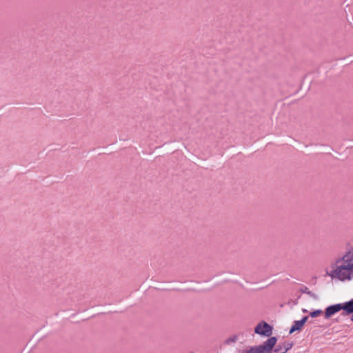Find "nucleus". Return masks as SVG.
<instances>
[{
  "label": "nucleus",
  "mask_w": 353,
  "mask_h": 353,
  "mask_svg": "<svg viewBox=\"0 0 353 353\" xmlns=\"http://www.w3.org/2000/svg\"><path fill=\"white\" fill-rule=\"evenodd\" d=\"M322 312H323L322 310H315V311H313V312H310V315L311 317L315 318V317L319 316L320 314H321Z\"/></svg>",
  "instance_id": "8"
},
{
  "label": "nucleus",
  "mask_w": 353,
  "mask_h": 353,
  "mask_svg": "<svg viewBox=\"0 0 353 353\" xmlns=\"http://www.w3.org/2000/svg\"><path fill=\"white\" fill-rule=\"evenodd\" d=\"M351 320L353 321V314L352 315Z\"/></svg>",
  "instance_id": "11"
},
{
  "label": "nucleus",
  "mask_w": 353,
  "mask_h": 353,
  "mask_svg": "<svg viewBox=\"0 0 353 353\" xmlns=\"http://www.w3.org/2000/svg\"><path fill=\"white\" fill-rule=\"evenodd\" d=\"M332 269L327 272V274L332 279H336L341 281L353 280V246L352 250L346 252L342 256L336 259L331 265Z\"/></svg>",
  "instance_id": "1"
},
{
  "label": "nucleus",
  "mask_w": 353,
  "mask_h": 353,
  "mask_svg": "<svg viewBox=\"0 0 353 353\" xmlns=\"http://www.w3.org/2000/svg\"><path fill=\"white\" fill-rule=\"evenodd\" d=\"M245 353H261L257 346L252 347L250 350L245 352Z\"/></svg>",
  "instance_id": "9"
},
{
  "label": "nucleus",
  "mask_w": 353,
  "mask_h": 353,
  "mask_svg": "<svg viewBox=\"0 0 353 353\" xmlns=\"http://www.w3.org/2000/svg\"><path fill=\"white\" fill-rule=\"evenodd\" d=\"M274 352H276V353H279V352H283V348H282V346L281 345H279L278 347H276L275 350H274Z\"/></svg>",
  "instance_id": "10"
},
{
  "label": "nucleus",
  "mask_w": 353,
  "mask_h": 353,
  "mask_svg": "<svg viewBox=\"0 0 353 353\" xmlns=\"http://www.w3.org/2000/svg\"><path fill=\"white\" fill-rule=\"evenodd\" d=\"M342 310H343L347 314L353 313V299L341 303Z\"/></svg>",
  "instance_id": "6"
},
{
  "label": "nucleus",
  "mask_w": 353,
  "mask_h": 353,
  "mask_svg": "<svg viewBox=\"0 0 353 353\" xmlns=\"http://www.w3.org/2000/svg\"><path fill=\"white\" fill-rule=\"evenodd\" d=\"M300 291L303 293H305L307 294H308L310 296L312 297L313 299H316L317 298V296L312 292L311 291L309 290L308 288L306 287V286H303L301 289H300Z\"/></svg>",
  "instance_id": "7"
},
{
  "label": "nucleus",
  "mask_w": 353,
  "mask_h": 353,
  "mask_svg": "<svg viewBox=\"0 0 353 353\" xmlns=\"http://www.w3.org/2000/svg\"><path fill=\"white\" fill-rule=\"evenodd\" d=\"M307 319V316H304L301 320L294 321V325L290 328V334H292L295 331L300 330L306 323Z\"/></svg>",
  "instance_id": "5"
},
{
  "label": "nucleus",
  "mask_w": 353,
  "mask_h": 353,
  "mask_svg": "<svg viewBox=\"0 0 353 353\" xmlns=\"http://www.w3.org/2000/svg\"><path fill=\"white\" fill-rule=\"evenodd\" d=\"M342 310L341 303L330 305L325 309V318L329 319L335 313Z\"/></svg>",
  "instance_id": "4"
},
{
  "label": "nucleus",
  "mask_w": 353,
  "mask_h": 353,
  "mask_svg": "<svg viewBox=\"0 0 353 353\" xmlns=\"http://www.w3.org/2000/svg\"><path fill=\"white\" fill-rule=\"evenodd\" d=\"M256 334L270 336L272 334V327L265 321L259 323L254 328Z\"/></svg>",
  "instance_id": "2"
},
{
  "label": "nucleus",
  "mask_w": 353,
  "mask_h": 353,
  "mask_svg": "<svg viewBox=\"0 0 353 353\" xmlns=\"http://www.w3.org/2000/svg\"><path fill=\"white\" fill-rule=\"evenodd\" d=\"M277 341L275 336L269 338L263 344L258 345L257 347L261 353H267L272 350Z\"/></svg>",
  "instance_id": "3"
}]
</instances>
